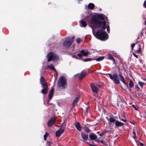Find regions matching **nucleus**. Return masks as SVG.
<instances>
[{"instance_id":"obj_1","label":"nucleus","mask_w":146,"mask_h":146,"mask_svg":"<svg viewBox=\"0 0 146 146\" xmlns=\"http://www.w3.org/2000/svg\"><path fill=\"white\" fill-rule=\"evenodd\" d=\"M107 19L105 16L100 14L94 16L88 22V25L92 29L102 27V29L98 30L96 33L93 31V34L95 37L102 40H106L108 38V34L104 31L106 25L105 19Z\"/></svg>"},{"instance_id":"obj_2","label":"nucleus","mask_w":146,"mask_h":146,"mask_svg":"<svg viewBox=\"0 0 146 146\" xmlns=\"http://www.w3.org/2000/svg\"><path fill=\"white\" fill-rule=\"evenodd\" d=\"M57 85L59 87H61L63 89L66 88V80L64 76H61L58 79L57 82Z\"/></svg>"},{"instance_id":"obj_3","label":"nucleus","mask_w":146,"mask_h":146,"mask_svg":"<svg viewBox=\"0 0 146 146\" xmlns=\"http://www.w3.org/2000/svg\"><path fill=\"white\" fill-rule=\"evenodd\" d=\"M40 83L43 88L41 90V92L43 94H46L48 92V86L44 78L43 77H40Z\"/></svg>"},{"instance_id":"obj_4","label":"nucleus","mask_w":146,"mask_h":146,"mask_svg":"<svg viewBox=\"0 0 146 146\" xmlns=\"http://www.w3.org/2000/svg\"><path fill=\"white\" fill-rule=\"evenodd\" d=\"M47 57L48 62L51 60L57 61L59 59L58 56L52 52L48 53L47 55Z\"/></svg>"},{"instance_id":"obj_5","label":"nucleus","mask_w":146,"mask_h":146,"mask_svg":"<svg viewBox=\"0 0 146 146\" xmlns=\"http://www.w3.org/2000/svg\"><path fill=\"white\" fill-rule=\"evenodd\" d=\"M110 78L116 84H119L120 81L118 76L116 73H114L113 75L110 74H109Z\"/></svg>"},{"instance_id":"obj_6","label":"nucleus","mask_w":146,"mask_h":146,"mask_svg":"<svg viewBox=\"0 0 146 146\" xmlns=\"http://www.w3.org/2000/svg\"><path fill=\"white\" fill-rule=\"evenodd\" d=\"M74 39V37L68 38L64 41L63 44V46L66 48L69 47L73 43Z\"/></svg>"},{"instance_id":"obj_7","label":"nucleus","mask_w":146,"mask_h":146,"mask_svg":"<svg viewBox=\"0 0 146 146\" xmlns=\"http://www.w3.org/2000/svg\"><path fill=\"white\" fill-rule=\"evenodd\" d=\"M88 52L87 50H81L80 51V53L77 54V55L80 57H81L82 56H86L88 55Z\"/></svg>"},{"instance_id":"obj_8","label":"nucleus","mask_w":146,"mask_h":146,"mask_svg":"<svg viewBox=\"0 0 146 146\" xmlns=\"http://www.w3.org/2000/svg\"><path fill=\"white\" fill-rule=\"evenodd\" d=\"M90 87L92 89V92L96 94L97 93L98 91V89L97 87L93 83L91 84Z\"/></svg>"},{"instance_id":"obj_9","label":"nucleus","mask_w":146,"mask_h":146,"mask_svg":"<svg viewBox=\"0 0 146 146\" xmlns=\"http://www.w3.org/2000/svg\"><path fill=\"white\" fill-rule=\"evenodd\" d=\"M55 117H53L49 120L48 123V127L52 126L54 124L55 120Z\"/></svg>"},{"instance_id":"obj_10","label":"nucleus","mask_w":146,"mask_h":146,"mask_svg":"<svg viewBox=\"0 0 146 146\" xmlns=\"http://www.w3.org/2000/svg\"><path fill=\"white\" fill-rule=\"evenodd\" d=\"M86 74V72L85 70H83L82 71L81 73L79 75V79L80 80H81L82 79V78L85 76Z\"/></svg>"},{"instance_id":"obj_11","label":"nucleus","mask_w":146,"mask_h":146,"mask_svg":"<svg viewBox=\"0 0 146 146\" xmlns=\"http://www.w3.org/2000/svg\"><path fill=\"white\" fill-rule=\"evenodd\" d=\"M64 129L62 128H60L56 132V137H59L62 135L64 132Z\"/></svg>"},{"instance_id":"obj_12","label":"nucleus","mask_w":146,"mask_h":146,"mask_svg":"<svg viewBox=\"0 0 146 146\" xmlns=\"http://www.w3.org/2000/svg\"><path fill=\"white\" fill-rule=\"evenodd\" d=\"M54 89L53 87H52L50 91V92L48 94V98H49V101L52 98V97L53 96V94L54 93Z\"/></svg>"},{"instance_id":"obj_13","label":"nucleus","mask_w":146,"mask_h":146,"mask_svg":"<svg viewBox=\"0 0 146 146\" xmlns=\"http://www.w3.org/2000/svg\"><path fill=\"white\" fill-rule=\"evenodd\" d=\"M75 126L76 128L79 131H81L82 130V127L81 126L80 123L79 122H76L75 124Z\"/></svg>"},{"instance_id":"obj_14","label":"nucleus","mask_w":146,"mask_h":146,"mask_svg":"<svg viewBox=\"0 0 146 146\" xmlns=\"http://www.w3.org/2000/svg\"><path fill=\"white\" fill-rule=\"evenodd\" d=\"M81 136L82 139L84 141H87L88 138V135L83 133H81Z\"/></svg>"},{"instance_id":"obj_15","label":"nucleus","mask_w":146,"mask_h":146,"mask_svg":"<svg viewBox=\"0 0 146 146\" xmlns=\"http://www.w3.org/2000/svg\"><path fill=\"white\" fill-rule=\"evenodd\" d=\"M46 68H49L52 70L56 72H57V71L56 70L55 68L53 66V65L52 64H50V65H48L46 66Z\"/></svg>"},{"instance_id":"obj_16","label":"nucleus","mask_w":146,"mask_h":146,"mask_svg":"<svg viewBox=\"0 0 146 146\" xmlns=\"http://www.w3.org/2000/svg\"><path fill=\"white\" fill-rule=\"evenodd\" d=\"M89 137L91 139L94 140L96 139L97 137L95 134L94 133H92L89 135Z\"/></svg>"},{"instance_id":"obj_17","label":"nucleus","mask_w":146,"mask_h":146,"mask_svg":"<svg viewBox=\"0 0 146 146\" xmlns=\"http://www.w3.org/2000/svg\"><path fill=\"white\" fill-rule=\"evenodd\" d=\"M80 25L81 27H85L87 25V23L84 21L81 20Z\"/></svg>"},{"instance_id":"obj_18","label":"nucleus","mask_w":146,"mask_h":146,"mask_svg":"<svg viewBox=\"0 0 146 146\" xmlns=\"http://www.w3.org/2000/svg\"><path fill=\"white\" fill-rule=\"evenodd\" d=\"M119 76L120 77V80L122 82H123L124 84H125V85H126L127 84L125 81V79L123 77V76L121 74H119Z\"/></svg>"},{"instance_id":"obj_19","label":"nucleus","mask_w":146,"mask_h":146,"mask_svg":"<svg viewBox=\"0 0 146 146\" xmlns=\"http://www.w3.org/2000/svg\"><path fill=\"white\" fill-rule=\"evenodd\" d=\"M88 7L90 9H93L94 7V5L92 3H90L88 5Z\"/></svg>"},{"instance_id":"obj_20","label":"nucleus","mask_w":146,"mask_h":146,"mask_svg":"<svg viewBox=\"0 0 146 146\" xmlns=\"http://www.w3.org/2000/svg\"><path fill=\"white\" fill-rule=\"evenodd\" d=\"M115 124L116 125V126H121V125H123L124 124V123L119 122L118 121H115Z\"/></svg>"},{"instance_id":"obj_21","label":"nucleus","mask_w":146,"mask_h":146,"mask_svg":"<svg viewBox=\"0 0 146 146\" xmlns=\"http://www.w3.org/2000/svg\"><path fill=\"white\" fill-rule=\"evenodd\" d=\"M95 60V57L93 58H89L83 59V60L84 62H86L88 61H90L91 60Z\"/></svg>"},{"instance_id":"obj_22","label":"nucleus","mask_w":146,"mask_h":146,"mask_svg":"<svg viewBox=\"0 0 146 146\" xmlns=\"http://www.w3.org/2000/svg\"><path fill=\"white\" fill-rule=\"evenodd\" d=\"M79 98L78 97H77L75 98L73 103L72 105L73 106H75L76 105V104L77 103V102L78 101Z\"/></svg>"},{"instance_id":"obj_23","label":"nucleus","mask_w":146,"mask_h":146,"mask_svg":"<svg viewBox=\"0 0 146 146\" xmlns=\"http://www.w3.org/2000/svg\"><path fill=\"white\" fill-rule=\"evenodd\" d=\"M108 58L109 59L113 61V63H115V60L112 55L109 54V55Z\"/></svg>"},{"instance_id":"obj_24","label":"nucleus","mask_w":146,"mask_h":146,"mask_svg":"<svg viewBox=\"0 0 146 146\" xmlns=\"http://www.w3.org/2000/svg\"><path fill=\"white\" fill-rule=\"evenodd\" d=\"M104 58V56H99L96 59L95 58V60L97 61H100L103 60Z\"/></svg>"},{"instance_id":"obj_25","label":"nucleus","mask_w":146,"mask_h":146,"mask_svg":"<svg viewBox=\"0 0 146 146\" xmlns=\"http://www.w3.org/2000/svg\"><path fill=\"white\" fill-rule=\"evenodd\" d=\"M129 85L130 88H132L133 86V82L132 80H130L129 82Z\"/></svg>"},{"instance_id":"obj_26","label":"nucleus","mask_w":146,"mask_h":146,"mask_svg":"<svg viewBox=\"0 0 146 146\" xmlns=\"http://www.w3.org/2000/svg\"><path fill=\"white\" fill-rule=\"evenodd\" d=\"M133 137L134 139H135L136 138V133L135 132V129H133Z\"/></svg>"},{"instance_id":"obj_27","label":"nucleus","mask_w":146,"mask_h":146,"mask_svg":"<svg viewBox=\"0 0 146 146\" xmlns=\"http://www.w3.org/2000/svg\"><path fill=\"white\" fill-rule=\"evenodd\" d=\"M109 121L111 123H113L115 121V119L113 117H110L109 118Z\"/></svg>"},{"instance_id":"obj_28","label":"nucleus","mask_w":146,"mask_h":146,"mask_svg":"<svg viewBox=\"0 0 146 146\" xmlns=\"http://www.w3.org/2000/svg\"><path fill=\"white\" fill-rule=\"evenodd\" d=\"M107 28V31L108 32V33H110V27H109V25H108V24H107L106 27V28ZM105 29H104V31H105Z\"/></svg>"},{"instance_id":"obj_29","label":"nucleus","mask_w":146,"mask_h":146,"mask_svg":"<svg viewBox=\"0 0 146 146\" xmlns=\"http://www.w3.org/2000/svg\"><path fill=\"white\" fill-rule=\"evenodd\" d=\"M138 84L142 88L143 85V83L141 81L138 82Z\"/></svg>"},{"instance_id":"obj_30","label":"nucleus","mask_w":146,"mask_h":146,"mask_svg":"<svg viewBox=\"0 0 146 146\" xmlns=\"http://www.w3.org/2000/svg\"><path fill=\"white\" fill-rule=\"evenodd\" d=\"M106 133V131L102 132V133L99 134L100 136V137H102L104 135H105Z\"/></svg>"},{"instance_id":"obj_31","label":"nucleus","mask_w":146,"mask_h":146,"mask_svg":"<svg viewBox=\"0 0 146 146\" xmlns=\"http://www.w3.org/2000/svg\"><path fill=\"white\" fill-rule=\"evenodd\" d=\"M132 106L134 108V109H135V110L136 111H137L138 110L137 107V106H135L134 105H133Z\"/></svg>"},{"instance_id":"obj_32","label":"nucleus","mask_w":146,"mask_h":146,"mask_svg":"<svg viewBox=\"0 0 146 146\" xmlns=\"http://www.w3.org/2000/svg\"><path fill=\"white\" fill-rule=\"evenodd\" d=\"M48 135V134L46 132V134L44 135V140L45 141L46 140V137Z\"/></svg>"},{"instance_id":"obj_33","label":"nucleus","mask_w":146,"mask_h":146,"mask_svg":"<svg viewBox=\"0 0 146 146\" xmlns=\"http://www.w3.org/2000/svg\"><path fill=\"white\" fill-rule=\"evenodd\" d=\"M84 131L86 132L87 133H89L90 130V129L88 128H86L84 130Z\"/></svg>"},{"instance_id":"obj_34","label":"nucleus","mask_w":146,"mask_h":146,"mask_svg":"<svg viewBox=\"0 0 146 146\" xmlns=\"http://www.w3.org/2000/svg\"><path fill=\"white\" fill-rule=\"evenodd\" d=\"M81 40V39L80 38H78L76 39V41L78 43H79L80 42Z\"/></svg>"},{"instance_id":"obj_35","label":"nucleus","mask_w":146,"mask_h":146,"mask_svg":"<svg viewBox=\"0 0 146 146\" xmlns=\"http://www.w3.org/2000/svg\"><path fill=\"white\" fill-rule=\"evenodd\" d=\"M47 144H48V145L50 146L51 145L52 143L50 141H47Z\"/></svg>"},{"instance_id":"obj_36","label":"nucleus","mask_w":146,"mask_h":146,"mask_svg":"<svg viewBox=\"0 0 146 146\" xmlns=\"http://www.w3.org/2000/svg\"><path fill=\"white\" fill-rule=\"evenodd\" d=\"M143 5L144 7L146 8V0L144 1Z\"/></svg>"},{"instance_id":"obj_37","label":"nucleus","mask_w":146,"mask_h":146,"mask_svg":"<svg viewBox=\"0 0 146 146\" xmlns=\"http://www.w3.org/2000/svg\"><path fill=\"white\" fill-rule=\"evenodd\" d=\"M135 46V44H132L131 45V46L132 50H133V48Z\"/></svg>"},{"instance_id":"obj_38","label":"nucleus","mask_w":146,"mask_h":146,"mask_svg":"<svg viewBox=\"0 0 146 146\" xmlns=\"http://www.w3.org/2000/svg\"><path fill=\"white\" fill-rule=\"evenodd\" d=\"M72 57L74 58H76V59H78V58L76 55H73L72 56Z\"/></svg>"},{"instance_id":"obj_39","label":"nucleus","mask_w":146,"mask_h":146,"mask_svg":"<svg viewBox=\"0 0 146 146\" xmlns=\"http://www.w3.org/2000/svg\"><path fill=\"white\" fill-rule=\"evenodd\" d=\"M133 54L135 57H136L137 58H138V56L137 55L135 54Z\"/></svg>"},{"instance_id":"obj_40","label":"nucleus","mask_w":146,"mask_h":146,"mask_svg":"<svg viewBox=\"0 0 146 146\" xmlns=\"http://www.w3.org/2000/svg\"><path fill=\"white\" fill-rule=\"evenodd\" d=\"M142 79H143V80L145 81H146V78H142Z\"/></svg>"},{"instance_id":"obj_41","label":"nucleus","mask_w":146,"mask_h":146,"mask_svg":"<svg viewBox=\"0 0 146 146\" xmlns=\"http://www.w3.org/2000/svg\"><path fill=\"white\" fill-rule=\"evenodd\" d=\"M121 120L123 121H124L125 122L126 121V120L123 119H122Z\"/></svg>"},{"instance_id":"obj_42","label":"nucleus","mask_w":146,"mask_h":146,"mask_svg":"<svg viewBox=\"0 0 146 146\" xmlns=\"http://www.w3.org/2000/svg\"><path fill=\"white\" fill-rule=\"evenodd\" d=\"M141 50V48H140V49L138 50L139 52V53L140 52Z\"/></svg>"},{"instance_id":"obj_43","label":"nucleus","mask_w":146,"mask_h":146,"mask_svg":"<svg viewBox=\"0 0 146 146\" xmlns=\"http://www.w3.org/2000/svg\"><path fill=\"white\" fill-rule=\"evenodd\" d=\"M90 146H95V145H92V144H90Z\"/></svg>"},{"instance_id":"obj_44","label":"nucleus","mask_w":146,"mask_h":146,"mask_svg":"<svg viewBox=\"0 0 146 146\" xmlns=\"http://www.w3.org/2000/svg\"><path fill=\"white\" fill-rule=\"evenodd\" d=\"M145 25H146V20H145Z\"/></svg>"},{"instance_id":"obj_45","label":"nucleus","mask_w":146,"mask_h":146,"mask_svg":"<svg viewBox=\"0 0 146 146\" xmlns=\"http://www.w3.org/2000/svg\"><path fill=\"white\" fill-rule=\"evenodd\" d=\"M77 76V74H76L74 76V77H76Z\"/></svg>"},{"instance_id":"obj_46","label":"nucleus","mask_w":146,"mask_h":146,"mask_svg":"<svg viewBox=\"0 0 146 146\" xmlns=\"http://www.w3.org/2000/svg\"><path fill=\"white\" fill-rule=\"evenodd\" d=\"M131 123H132V124H134V123H133V122H132V121H131Z\"/></svg>"},{"instance_id":"obj_47","label":"nucleus","mask_w":146,"mask_h":146,"mask_svg":"<svg viewBox=\"0 0 146 146\" xmlns=\"http://www.w3.org/2000/svg\"><path fill=\"white\" fill-rule=\"evenodd\" d=\"M97 133L98 134H99V132H97Z\"/></svg>"},{"instance_id":"obj_48","label":"nucleus","mask_w":146,"mask_h":146,"mask_svg":"<svg viewBox=\"0 0 146 146\" xmlns=\"http://www.w3.org/2000/svg\"><path fill=\"white\" fill-rule=\"evenodd\" d=\"M141 145H143V144L142 143H141Z\"/></svg>"}]
</instances>
